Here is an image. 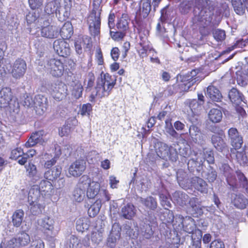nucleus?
I'll list each match as a JSON object with an SVG mask.
<instances>
[{"instance_id":"f257e3e1","label":"nucleus","mask_w":248,"mask_h":248,"mask_svg":"<svg viewBox=\"0 0 248 248\" xmlns=\"http://www.w3.org/2000/svg\"><path fill=\"white\" fill-rule=\"evenodd\" d=\"M195 7L200 10L199 16L201 21L205 20L204 25L200 26L199 30L202 36L205 37L210 34L208 25L211 21V16L214 9L213 5L210 0H199Z\"/></svg>"},{"instance_id":"f03ea898","label":"nucleus","mask_w":248,"mask_h":248,"mask_svg":"<svg viewBox=\"0 0 248 248\" xmlns=\"http://www.w3.org/2000/svg\"><path fill=\"white\" fill-rule=\"evenodd\" d=\"M101 79L97 82L98 94L101 96H108L116 84V77L108 73L101 74Z\"/></svg>"},{"instance_id":"7ed1b4c3","label":"nucleus","mask_w":248,"mask_h":248,"mask_svg":"<svg viewBox=\"0 0 248 248\" xmlns=\"http://www.w3.org/2000/svg\"><path fill=\"white\" fill-rule=\"evenodd\" d=\"M100 12L91 10L87 17V24L90 34L93 37H99L100 35L101 17Z\"/></svg>"},{"instance_id":"20e7f679","label":"nucleus","mask_w":248,"mask_h":248,"mask_svg":"<svg viewBox=\"0 0 248 248\" xmlns=\"http://www.w3.org/2000/svg\"><path fill=\"white\" fill-rule=\"evenodd\" d=\"M62 168L55 167L46 171L44 174V178L54 183V186L58 189L63 187L65 185V179L61 177Z\"/></svg>"},{"instance_id":"39448f33","label":"nucleus","mask_w":248,"mask_h":248,"mask_svg":"<svg viewBox=\"0 0 248 248\" xmlns=\"http://www.w3.org/2000/svg\"><path fill=\"white\" fill-rule=\"evenodd\" d=\"M46 69L53 77H61L64 71V62L60 59L50 58L47 62Z\"/></svg>"},{"instance_id":"423d86ee","label":"nucleus","mask_w":248,"mask_h":248,"mask_svg":"<svg viewBox=\"0 0 248 248\" xmlns=\"http://www.w3.org/2000/svg\"><path fill=\"white\" fill-rule=\"evenodd\" d=\"M66 85L62 80H57L48 85L49 93L57 101H60L64 95Z\"/></svg>"},{"instance_id":"0eeeda50","label":"nucleus","mask_w":248,"mask_h":248,"mask_svg":"<svg viewBox=\"0 0 248 248\" xmlns=\"http://www.w3.org/2000/svg\"><path fill=\"white\" fill-rule=\"evenodd\" d=\"M151 10V0H141L140 7L136 12L134 17L136 23L138 25L140 24L148 16Z\"/></svg>"},{"instance_id":"6e6552de","label":"nucleus","mask_w":248,"mask_h":248,"mask_svg":"<svg viewBox=\"0 0 248 248\" xmlns=\"http://www.w3.org/2000/svg\"><path fill=\"white\" fill-rule=\"evenodd\" d=\"M86 168V162L84 159H77L70 165L68 170L67 176L69 177H79L82 174Z\"/></svg>"},{"instance_id":"1a4fd4ad","label":"nucleus","mask_w":248,"mask_h":248,"mask_svg":"<svg viewBox=\"0 0 248 248\" xmlns=\"http://www.w3.org/2000/svg\"><path fill=\"white\" fill-rule=\"evenodd\" d=\"M27 70V64L25 60L18 58L14 62L11 67V74L16 79L22 78Z\"/></svg>"},{"instance_id":"9d476101","label":"nucleus","mask_w":248,"mask_h":248,"mask_svg":"<svg viewBox=\"0 0 248 248\" xmlns=\"http://www.w3.org/2000/svg\"><path fill=\"white\" fill-rule=\"evenodd\" d=\"M53 48L60 56L66 58L71 54V48L65 39L59 38L55 40L53 42Z\"/></svg>"},{"instance_id":"9b49d317","label":"nucleus","mask_w":248,"mask_h":248,"mask_svg":"<svg viewBox=\"0 0 248 248\" xmlns=\"http://www.w3.org/2000/svg\"><path fill=\"white\" fill-rule=\"evenodd\" d=\"M102 192L104 198L97 199L88 209V213L89 217H95L99 212L102 206V200H104V202H106L110 200V195L107 189L103 190Z\"/></svg>"},{"instance_id":"f8f14e48","label":"nucleus","mask_w":248,"mask_h":248,"mask_svg":"<svg viewBox=\"0 0 248 248\" xmlns=\"http://www.w3.org/2000/svg\"><path fill=\"white\" fill-rule=\"evenodd\" d=\"M46 133L43 130H39L32 132L28 140L25 143V147L30 148L35 146L38 143L43 144L46 142L43 137L46 135Z\"/></svg>"},{"instance_id":"ddd939ff","label":"nucleus","mask_w":248,"mask_h":248,"mask_svg":"<svg viewBox=\"0 0 248 248\" xmlns=\"http://www.w3.org/2000/svg\"><path fill=\"white\" fill-rule=\"evenodd\" d=\"M34 109L36 113L40 115H43L47 110L48 102L47 97L42 94H37L34 99Z\"/></svg>"},{"instance_id":"4468645a","label":"nucleus","mask_w":248,"mask_h":248,"mask_svg":"<svg viewBox=\"0 0 248 248\" xmlns=\"http://www.w3.org/2000/svg\"><path fill=\"white\" fill-rule=\"evenodd\" d=\"M178 219L180 224L177 226V229H182L185 232L188 233H192L195 230V224L194 220L191 217H184L182 216H179L176 220ZM176 228L177 226H176Z\"/></svg>"},{"instance_id":"2eb2a0df","label":"nucleus","mask_w":248,"mask_h":248,"mask_svg":"<svg viewBox=\"0 0 248 248\" xmlns=\"http://www.w3.org/2000/svg\"><path fill=\"white\" fill-rule=\"evenodd\" d=\"M85 45V48L90 50L93 45L91 37L88 36L79 35L76 38L74 42V46L76 53L81 55L83 52L82 46Z\"/></svg>"},{"instance_id":"dca6fc26","label":"nucleus","mask_w":248,"mask_h":248,"mask_svg":"<svg viewBox=\"0 0 248 248\" xmlns=\"http://www.w3.org/2000/svg\"><path fill=\"white\" fill-rule=\"evenodd\" d=\"M40 230L46 238H51L54 232L53 220L48 217H45L41 222Z\"/></svg>"},{"instance_id":"f3484780","label":"nucleus","mask_w":248,"mask_h":248,"mask_svg":"<svg viewBox=\"0 0 248 248\" xmlns=\"http://www.w3.org/2000/svg\"><path fill=\"white\" fill-rule=\"evenodd\" d=\"M155 150L157 155L160 158L165 159L167 157H170V151L171 146H169L167 144L157 141L155 143Z\"/></svg>"},{"instance_id":"a211bd4d","label":"nucleus","mask_w":248,"mask_h":248,"mask_svg":"<svg viewBox=\"0 0 248 248\" xmlns=\"http://www.w3.org/2000/svg\"><path fill=\"white\" fill-rule=\"evenodd\" d=\"M13 94L12 91L9 87H3L0 91V107L6 108L10 106V102L12 101Z\"/></svg>"},{"instance_id":"6ab92c4d","label":"nucleus","mask_w":248,"mask_h":248,"mask_svg":"<svg viewBox=\"0 0 248 248\" xmlns=\"http://www.w3.org/2000/svg\"><path fill=\"white\" fill-rule=\"evenodd\" d=\"M223 131L221 130L218 132L217 134H214L211 137V141L215 148L220 152L228 149L226 143L222 138Z\"/></svg>"},{"instance_id":"aec40b11","label":"nucleus","mask_w":248,"mask_h":248,"mask_svg":"<svg viewBox=\"0 0 248 248\" xmlns=\"http://www.w3.org/2000/svg\"><path fill=\"white\" fill-rule=\"evenodd\" d=\"M41 34L42 36L49 39L57 38L59 35V28L51 25L43 27Z\"/></svg>"},{"instance_id":"412c9836","label":"nucleus","mask_w":248,"mask_h":248,"mask_svg":"<svg viewBox=\"0 0 248 248\" xmlns=\"http://www.w3.org/2000/svg\"><path fill=\"white\" fill-rule=\"evenodd\" d=\"M130 17L127 13H123L120 17H118L116 26L119 31L127 32L129 30Z\"/></svg>"},{"instance_id":"4be33fe9","label":"nucleus","mask_w":248,"mask_h":248,"mask_svg":"<svg viewBox=\"0 0 248 248\" xmlns=\"http://www.w3.org/2000/svg\"><path fill=\"white\" fill-rule=\"evenodd\" d=\"M86 187V183L84 184L83 181H80L73 193V198L76 202H80L83 200Z\"/></svg>"},{"instance_id":"5701e85b","label":"nucleus","mask_w":248,"mask_h":248,"mask_svg":"<svg viewBox=\"0 0 248 248\" xmlns=\"http://www.w3.org/2000/svg\"><path fill=\"white\" fill-rule=\"evenodd\" d=\"M74 33L72 24L70 21L65 22L61 29L59 30V34L63 39H69Z\"/></svg>"},{"instance_id":"b1692460","label":"nucleus","mask_w":248,"mask_h":248,"mask_svg":"<svg viewBox=\"0 0 248 248\" xmlns=\"http://www.w3.org/2000/svg\"><path fill=\"white\" fill-rule=\"evenodd\" d=\"M27 176L33 182H36L40 178V174L35 164L30 162L25 166Z\"/></svg>"},{"instance_id":"393cba45","label":"nucleus","mask_w":248,"mask_h":248,"mask_svg":"<svg viewBox=\"0 0 248 248\" xmlns=\"http://www.w3.org/2000/svg\"><path fill=\"white\" fill-rule=\"evenodd\" d=\"M88 186L86 192L87 197L89 199H93L98 194L100 190V185L98 182H93L90 184L89 182L86 183Z\"/></svg>"},{"instance_id":"a878e982","label":"nucleus","mask_w":248,"mask_h":248,"mask_svg":"<svg viewBox=\"0 0 248 248\" xmlns=\"http://www.w3.org/2000/svg\"><path fill=\"white\" fill-rule=\"evenodd\" d=\"M191 185L198 191L206 193L208 191L207 184L202 179L195 176L191 179Z\"/></svg>"},{"instance_id":"bb28decb","label":"nucleus","mask_w":248,"mask_h":248,"mask_svg":"<svg viewBox=\"0 0 248 248\" xmlns=\"http://www.w3.org/2000/svg\"><path fill=\"white\" fill-rule=\"evenodd\" d=\"M228 95L231 101L236 105H239L242 102H245L244 95L236 88H232L231 89L229 92Z\"/></svg>"},{"instance_id":"cd10ccee","label":"nucleus","mask_w":248,"mask_h":248,"mask_svg":"<svg viewBox=\"0 0 248 248\" xmlns=\"http://www.w3.org/2000/svg\"><path fill=\"white\" fill-rule=\"evenodd\" d=\"M122 216L125 219L131 220L136 214V209L131 203H128L122 208Z\"/></svg>"},{"instance_id":"c85d7f7f","label":"nucleus","mask_w":248,"mask_h":248,"mask_svg":"<svg viewBox=\"0 0 248 248\" xmlns=\"http://www.w3.org/2000/svg\"><path fill=\"white\" fill-rule=\"evenodd\" d=\"M15 238L18 248L27 246L31 241L30 235L24 232L18 233Z\"/></svg>"},{"instance_id":"c756f323","label":"nucleus","mask_w":248,"mask_h":248,"mask_svg":"<svg viewBox=\"0 0 248 248\" xmlns=\"http://www.w3.org/2000/svg\"><path fill=\"white\" fill-rule=\"evenodd\" d=\"M207 94L213 101L219 102L222 98L219 90L214 86H209L207 88Z\"/></svg>"},{"instance_id":"7c9ffc66","label":"nucleus","mask_w":248,"mask_h":248,"mask_svg":"<svg viewBox=\"0 0 248 248\" xmlns=\"http://www.w3.org/2000/svg\"><path fill=\"white\" fill-rule=\"evenodd\" d=\"M185 103L190 109L191 115H198L202 109L201 104L196 99L188 100Z\"/></svg>"},{"instance_id":"2f4dec72","label":"nucleus","mask_w":248,"mask_h":248,"mask_svg":"<svg viewBox=\"0 0 248 248\" xmlns=\"http://www.w3.org/2000/svg\"><path fill=\"white\" fill-rule=\"evenodd\" d=\"M140 201L143 205L150 210H155L157 207L156 200L152 196H148L145 198H141Z\"/></svg>"},{"instance_id":"473e14b6","label":"nucleus","mask_w":248,"mask_h":248,"mask_svg":"<svg viewBox=\"0 0 248 248\" xmlns=\"http://www.w3.org/2000/svg\"><path fill=\"white\" fill-rule=\"evenodd\" d=\"M24 212L22 209L16 210L12 217V222L14 226L19 227L23 221Z\"/></svg>"},{"instance_id":"72a5a7b5","label":"nucleus","mask_w":248,"mask_h":248,"mask_svg":"<svg viewBox=\"0 0 248 248\" xmlns=\"http://www.w3.org/2000/svg\"><path fill=\"white\" fill-rule=\"evenodd\" d=\"M208 117L213 123H216L221 121L222 118V113L219 109L212 108L209 112Z\"/></svg>"},{"instance_id":"f704fd0d","label":"nucleus","mask_w":248,"mask_h":248,"mask_svg":"<svg viewBox=\"0 0 248 248\" xmlns=\"http://www.w3.org/2000/svg\"><path fill=\"white\" fill-rule=\"evenodd\" d=\"M196 79L197 78H194V76H192L191 78L187 79L185 82H182L177 85L178 88L180 90V92H188L196 82Z\"/></svg>"},{"instance_id":"c9c22d12","label":"nucleus","mask_w":248,"mask_h":248,"mask_svg":"<svg viewBox=\"0 0 248 248\" xmlns=\"http://www.w3.org/2000/svg\"><path fill=\"white\" fill-rule=\"evenodd\" d=\"M19 100L20 103L26 108H34V100L27 93L23 94L22 96H20Z\"/></svg>"},{"instance_id":"e433bc0d","label":"nucleus","mask_w":248,"mask_h":248,"mask_svg":"<svg viewBox=\"0 0 248 248\" xmlns=\"http://www.w3.org/2000/svg\"><path fill=\"white\" fill-rule=\"evenodd\" d=\"M231 3L234 12L237 15L242 16L245 14L242 0H231Z\"/></svg>"},{"instance_id":"4c0bfd02","label":"nucleus","mask_w":248,"mask_h":248,"mask_svg":"<svg viewBox=\"0 0 248 248\" xmlns=\"http://www.w3.org/2000/svg\"><path fill=\"white\" fill-rule=\"evenodd\" d=\"M37 154L36 151L33 149H30L26 153L24 152L23 156L18 159L17 162L20 165H24L28 161V159L32 158Z\"/></svg>"},{"instance_id":"58836bf2","label":"nucleus","mask_w":248,"mask_h":248,"mask_svg":"<svg viewBox=\"0 0 248 248\" xmlns=\"http://www.w3.org/2000/svg\"><path fill=\"white\" fill-rule=\"evenodd\" d=\"M52 183V182L46 179L41 180L39 185V190L46 193L49 192L53 188Z\"/></svg>"},{"instance_id":"ea45409f","label":"nucleus","mask_w":248,"mask_h":248,"mask_svg":"<svg viewBox=\"0 0 248 248\" xmlns=\"http://www.w3.org/2000/svg\"><path fill=\"white\" fill-rule=\"evenodd\" d=\"M87 218L84 217H80L76 221V229L79 232H83L88 229V225L87 223Z\"/></svg>"},{"instance_id":"a19ab883","label":"nucleus","mask_w":248,"mask_h":248,"mask_svg":"<svg viewBox=\"0 0 248 248\" xmlns=\"http://www.w3.org/2000/svg\"><path fill=\"white\" fill-rule=\"evenodd\" d=\"M127 32L123 31H112L110 30L109 34L112 39L115 41H119L123 40L126 36Z\"/></svg>"},{"instance_id":"79ce46f5","label":"nucleus","mask_w":248,"mask_h":248,"mask_svg":"<svg viewBox=\"0 0 248 248\" xmlns=\"http://www.w3.org/2000/svg\"><path fill=\"white\" fill-rule=\"evenodd\" d=\"M239 149H235V151H232L230 149L231 155H234L237 161L240 163L242 161H244L245 158L246 157L245 149L241 151H238Z\"/></svg>"},{"instance_id":"37998d69","label":"nucleus","mask_w":248,"mask_h":248,"mask_svg":"<svg viewBox=\"0 0 248 248\" xmlns=\"http://www.w3.org/2000/svg\"><path fill=\"white\" fill-rule=\"evenodd\" d=\"M230 141L232 146L230 149H232V151H235V149H240L242 148L243 144V138L241 136Z\"/></svg>"},{"instance_id":"c03bdc74","label":"nucleus","mask_w":248,"mask_h":248,"mask_svg":"<svg viewBox=\"0 0 248 248\" xmlns=\"http://www.w3.org/2000/svg\"><path fill=\"white\" fill-rule=\"evenodd\" d=\"M44 0H28V4L31 9H41L43 6Z\"/></svg>"},{"instance_id":"a18cd8bd","label":"nucleus","mask_w":248,"mask_h":248,"mask_svg":"<svg viewBox=\"0 0 248 248\" xmlns=\"http://www.w3.org/2000/svg\"><path fill=\"white\" fill-rule=\"evenodd\" d=\"M214 39L217 42H222L225 39L226 33L224 30L221 29L215 30L213 32Z\"/></svg>"},{"instance_id":"49530a36","label":"nucleus","mask_w":248,"mask_h":248,"mask_svg":"<svg viewBox=\"0 0 248 248\" xmlns=\"http://www.w3.org/2000/svg\"><path fill=\"white\" fill-rule=\"evenodd\" d=\"M83 88L81 83H76L73 87L72 94L76 99H78L82 96Z\"/></svg>"},{"instance_id":"de8ad7c7","label":"nucleus","mask_w":248,"mask_h":248,"mask_svg":"<svg viewBox=\"0 0 248 248\" xmlns=\"http://www.w3.org/2000/svg\"><path fill=\"white\" fill-rule=\"evenodd\" d=\"M227 133L228 139L230 141L242 136L237 129L235 127H231L229 128L228 130Z\"/></svg>"},{"instance_id":"09e8293b","label":"nucleus","mask_w":248,"mask_h":248,"mask_svg":"<svg viewBox=\"0 0 248 248\" xmlns=\"http://www.w3.org/2000/svg\"><path fill=\"white\" fill-rule=\"evenodd\" d=\"M24 151L21 147H17L11 151L10 155V158L12 159L16 160L19 157L23 156Z\"/></svg>"},{"instance_id":"8fccbe9b","label":"nucleus","mask_w":248,"mask_h":248,"mask_svg":"<svg viewBox=\"0 0 248 248\" xmlns=\"http://www.w3.org/2000/svg\"><path fill=\"white\" fill-rule=\"evenodd\" d=\"M92 106L90 103L83 104L80 110V114L82 116L90 115L92 111Z\"/></svg>"},{"instance_id":"3c124183","label":"nucleus","mask_w":248,"mask_h":248,"mask_svg":"<svg viewBox=\"0 0 248 248\" xmlns=\"http://www.w3.org/2000/svg\"><path fill=\"white\" fill-rule=\"evenodd\" d=\"M236 174L243 187L247 188L248 186V180L244 173L240 171H237Z\"/></svg>"},{"instance_id":"603ef678","label":"nucleus","mask_w":248,"mask_h":248,"mask_svg":"<svg viewBox=\"0 0 248 248\" xmlns=\"http://www.w3.org/2000/svg\"><path fill=\"white\" fill-rule=\"evenodd\" d=\"M140 45L142 47V48L139 50V54L141 57L143 58L146 57L148 51L150 52L153 51L155 53H156V51H155L154 48H149L148 46H143L141 43H140Z\"/></svg>"},{"instance_id":"864d4df0","label":"nucleus","mask_w":248,"mask_h":248,"mask_svg":"<svg viewBox=\"0 0 248 248\" xmlns=\"http://www.w3.org/2000/svg\"><path fill=\"white\" fill-rule=\"evenodd\" d=\"M204 158L210 164L215 163L214 153L212 150H207L204 152Z\"/></svg>"},{"instance_id":"5fc2aeb1","label":"nucleus","mask_w":248,"mask_h":248,"mask_svg":"<svg viewBox=\"0 0 248 248\" xmlns=\"http://www.w3.org/2000/svg\"><path fill=\"white\" fill-rule=\"evenodd\" d=\"M235 110L238 115V119L243 121V119L247 117V114L243 108L239 105H236Z\"/></svg>"},{"instance_id":"6e6d98bb","label":"nucleus","mask_w":248,"mask_h":248,"mask_svg":"<svg viewBox=\"0 0 248 248\" xmlns=\"http://www.w3.org/2000/svg\"><path fill=\"white\" fill-rule=\"evenodd\" d=\"M29 248H45V243L40 238L33 240Z\"/></svg>"},{"instance_id":"4d7b16f0","label":"nucleus","mask_w":248,"mask_h":248,"mask_svg":"<svg viewBox=\"0 0 248 248\" xmlns=\"http://www.w3.org/2000/svg\"><path fill=\"white\" fill-rule=\"evenodd\" d=\"M246 199H243L240 196H236L234 200V205L237 208H245L246 207Z\"/></svg>"},{"instance_id":"13d9d810","label":"nucleus","mask_w":248,"mask_h":248,"mask_svg":"<svg viewBox=\"0 0 248 248\" xmlns=\"http://www.w3.org/2000/svg\"><path fill=\"white\" fill-rule=\"evenodd\" d=\"M30 211L32 215L37 216L42 212L41 205L39 204H32L30 208Z\"/></svg>"},{"instance_id":"bf43d9fd","label":"nucleus","mask_w":248,"mask_h":248,"mask_svg":"<svg viewBox=\"0 0 248 248\" xmlns=\"http://www.w3.org/2000/svg\"><path fill=\"white\" fill-rule=\"evenodd\" d=\"M221 170L223 171L224 175L227 176V180L228 181L229 175L232 173V170L227 163H224L222 165Z\"/></svg>"},{"instance_id":"052dcab7","label":"nucleus","mask_w":248,"mask_h":248,"mask_svg":"<svg viewBox=\"0 0 248 248\" xmlns=\"http://www.w3.org/2000/svg\"><path fill=\"white\" fill-rule=\"evenodd\" d=\"M115 15L114 13L111 11L108 16V27L110 30L114 28L115 26Z\"/></svg>"},{"instance_id":"680f3d73","label":"nucleus","mask_w":248,"mask_h":248,"mask_svg":"<svg viewBox=\"0 0 248 248\" xmlns=\"http://www.w3.org/2000/svg\"><path fill=\"white\" fill-rule=\"evenodd\" d=\"M57 159V156H54L50 159L46 161L44 164V168L48 170L52 169L51 167L56 163Z\"/></svg>"},{"instance_id":"e2e57ef3","label":"nucleus","mask_w":248,"mask_h":248,"mask_svg":"<svg viewBox=\"0 0 248 248\" xmlns=\"http://www.w3.org/2000/svg\"><path fill=\"white\" fill-rule=\"evenodd\" d=\"M210 248H225V246L222 241L217 239L211 242Z\"/></svg>"},{"instance_id":"0e129e2a","label":"nucleus","mask_w":248,"mask_h":248,"mask_svg":"<svg viewBox=\"0 0 248 248\" xmlns=\"http://www.w3.org/2000/svg\"><path fill=\"white\" fill-rule=\"evenodd\" d=\"M102 0H93V9L92 10H95L96 11L102 12V9L101 6Z\"/></svg>"},{"instance_id":"69168bd1","label":"nucleus","mask_w":248,"mask_h":248,"mask_svg":"<svg viewBox=\"0 0 248 248\" xmlns=\"http://www.w3.org/2000/svg\"><path fill=\"white\" fill-rule=\"evenodd\" d=\"M5 248H18L15 237L11 238L7 242Z\"/></svg>"},{"instance_id":"338daca9","label":"nucleus","mask_w":248,"mask_h":248,"mask_svg":"<svg viewBox=\"0 0 248 248\" xmlns=\"http://www.w3.org/2000/svg\"><path fill=\"white\" fill-rule=\"evenodd\" d=\"M248 44V39H243L238 40L234 44L236 48H243Z\"/></svg>"},{"instance_id":"774afa93","label":"nucleus","mask_w":248,"mask_h":248,"mask_svg":"<svg viewBox=\"0 0 248 248\" xmlns=\"http://www.w3.org/2000/svg\"><path fill=\"white\" fill-rule=\"evenodd\" d=\"M110 53L112 59L114 61H117L120 55V51L119 48L116 47L112 48Z\"/></svg>"}]
</instances>
